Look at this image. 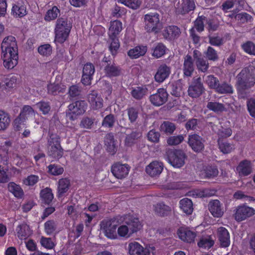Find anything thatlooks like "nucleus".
Listing matches in <instances>:
<instances>
[{
    "instance_id": "nucleus-40",
    "label": "nucleus",
    "mask_w": 255,
    "mask_h": 255,
    "mask_svg": "<svg viewBox=\"0 0 255 255\" xmlns=\"http://www.w3.org/2000/svg\"><path fill=\"white\" fill-rule=\"evenodd\" d=\"M70 181L67 178H62L58 182V197H60L69 189Z\"/></svg>"
},
{
    "instance_id": "nucleus-58",
    "label": "nucleus",
    "mask_w": 255,
    "mask_h": 255,
    "mask_svg": "<svg viewBox=\"0 0 255 255\" xmlns=\"http://www.w3.org/2000/svg\"><path fill=\"white\" fill-rule=\"evenodd\" d=\"M48 172L54 176L61 175L64 172V168L62 167L55 164H50L48 166Z\"/></svg>"
},
{
    "instance_id": "nucleus-32",
    "label": "nucleus",
    "mask_w": 255,
    "mask_h": 255,
    "mask_svg": "<svg viewBox=\"0 0 255 255\" xmlns=\"http://www.w3.org/2000/svg\"><path fill=\"white\" fill-rule=\"evenodd\" d=\"M147 51V47L144 46H137L131 49L128 52V55L132 59H136L143 56Z\"/></svg>"
},
{
    "instance_id": "nucleus-15",
    "label": "nucleus",
    "mask_w": 255,
    "mask_h": 255,
    "mask_svg": "<svg viewBox=\"0 0 255 255\" xmlns=\"http://www.w3.org/2000/svg\"><path fill=\"white\" fill-rule=\"evenodd\" d=\"M129 169V167L128 164L117 163L112 166L111 171L116 178L122 179L128 174Z\"/></svg>"
},
{
    "instance_id": "nucleus-18",
    "label": "nucleus",
    "mask_w": 255,
    "mask_h": 255,
    "mask_svg": "<svg viewBox=\"0 0 255 255\" xmlns=\"http://www.w3.org/2000/svg\"><path fill=\"white\" fill-rule=\"evenodd\" d=\"M128 252L130 255H150L149 250L143 248L136 242L130 243L128 246Z\"/></svg>"
},
{
    "instance_id": "nucleus-9",
    "label": "nucleus",
    "mask_w": 255,
    "mask_h": 255,
    "mask_svg": "<svg viewBox=\"0 0 255 255\" xmlns=\"http://www.w3.org/2000/svg\"><path fill=\"white\" fill-rule=\"evenodd\" d=\"M168 94L166 89L159 88L155 94L150 95L149 99L154 106L159 107L164 104L168 100Z\"/></svg>"
},
{
    "instance_id": "nucleus-56",
    "label": "nucleus",
    "mask_w": 255,
    "mask_h": 255,
    "mask_svg": "<svg viewBox=\"0 0 255 255\" xmlns=\"http://www.w3.org/2000/svg\"><path fill=\"white\" fill-rule=\"evenodd\" d=\"M95 120L94 118L88 117H83L80 122V126L82 128L90 129L94 126Z\"/></svg>"
},
{
    "instance_id": "nucleus-49",
    "label": "nucleus",
    "mask_w": 255,
    "mask_h": 255,
    "mask_svg": "<svg viewBox=\"0 0 255 255\" xmlns=\"http://www.w3.org/2000/svg\"><path fill=\"white\" fill-rule=\"evenodd\" d=\"M8 190L17 198H21L23 195V192L20 187L14 182H10L8 184Z\"/></svg>"
},
{
    "instance_id": "nucleus-2",
    "label": "nucleus",
    "mask_w": 255,
    "mask_h": 255,
    "mask_svg": "<svg viewBox=\"0 0 255 255\" xmlns=\"http://www.w3.org/2000/svg\"><path fill=\"white\" fill-rule=\"evenodd\" d=\"M237 84L242 90L247 89L255 84V67L249 65L237 75Z\"/></svg>"
},
{
    "instance_id": "nucleus-61",
    "label": "nucleus",
    "mask_w": 255,
    "mask_h": 255,
    "mask_svg": "<svg viewBox=\"0 0 255 255\" xmlns=\"http://www.w3.org/2000/svg\"><path fill=\"white\" fill-rule=\"evenodd\" d=\"M112 42L109 47L110 50L111 51L113 55H115L117 53V51L120 47V43L118 38L117 36L110 37Z\"/></svg>"
},
{
    "instance_id": "nucleus-62",
    "label": "nucleus",
    "mask_w": 255,
    "mask_h": 255,
    "mask_svg": "<svg viewBox=\"0 0 255 255\" xmlns=\"http://www.w3.org/2000/svg\"><path fill=\"white\" fill-rule=\"evenodd\" d=\"M118 1L133 9L138 8L141 3L139 0H118Z\"/></svg>"
},
{
    "instance_id": "nucleus-13",
    "label": "nucleus",
    "mask_w": 255,
    "mask_h": 255,
    "mask_svg": "<svg viewBox=\"0 0 255 255\" xmlns=\"http://www.w3.org/2000/svg\"><path fill=\"white\" fill-rule=\"evenodd\" d=\"M170 73L171 67L165 64H162L157 69L154 77V80L158 83H162L169 77Z\"/></svg>"
},
{
    "instance_id": "nucleus-26",
    "label": "nucleus",
    "mask_w": 255,
    "mask_h": 255,
    "mask_svg": "<svg viewBox=\"0 0 255 255\" xmlns=\"http://www.w3.org/2000/svg\"><path fill=\"white\" fill-rule=\"evenodd\" d=\"M183 70L184 75L186 77L191 76L194 72L193 60L192 57L189 55H187L184 58Z\"/></svg>"
},
{
    "instance_id": "nucleus-39",
    "label": "nucleus",
    "mask_w": 255,
    "mask_h": 255,
    "mask_svg": "<svg viewBox=\"0 0 255 255\" xmlns=\"http://www.w3.org/2000/svg\"><path fill=\"white\" fill-rule=\"evenodd\" d=\"M40 197L42 199V203L49 205L53 199V195L52 190L49 188H46L40 192Z\"/></svg>"
},
{
    "instance_id": "nucleus-10",
    "label": "nucleus",
    "mask_w": 255,
    "mask_h": 255,
    "mask_svg": "<svg viewBox=\"0 0 255 255\" xmlns=\"http://www.w3.org/2000/svg\"><path fill=\"white\" fill-rule=\"evenodd\" d=\"M120 226L118 229V234L120 237L128 238L132 234L137 232L142 228V224H127Z\"/></svg>"
},
{
    "instance_id": "nucleus-30",
    "label": "nucleus",
    "mask_w": 255,
    "mask_h": 255,
    "mask_svg": "<svg viewBox=\"0 0 255 255\" xmlns=\"http://www.w3.org/2000/svg\"><path fill=\"white\" fill-rule=\"evenodd\" d=\"M215 244L214 240L212 235H207L206 236H202L197 245L199 248L204 249H209L212 248Z\"/></svg>"
},
{
    "instance_id": "nucleus-20",
    "label": "nucleus",
    "mask_w": 255,
    "mask_h": 255,
    "mask_svg": "<svg viewBox=\"0 0 255 255\" xmlns=\"http://www.w3.org/2000/svg\"><path fill=\"white\" fill-rule=\"evenodd\" d=\"M142 136V133L139 129L132 130L130 133H126L125 144L127 146L131 147L137 142Z\"/></svg>"
},
{
    "instance_id": "nucleus-21",
    "label": "nucleus",
    "mask_w": 255,
    "mask_h": 255,
    "mask_svg": "<svg viewBox=\"0 0 255 255\" xmlns=\"http://www.w3.org/2000/svg\"><path fill=\"white\" fill-rule=\"evenodd\" d=\"M163 166L161 162L153 161L146 167V172L151 177L158 176L163 170Z\"/></svg>"
},
{
    "instance_id": "nucleus-16",
    "label": "nucleus",
    "mask_w": 255,
    "mask_h": 255,
    "mask_svg": "<svg viewBox=\"0 0 255 255\" xmlns=\"http://www.w3.org/2000/svg\"><path fill=\"white\" fill-rule=\"evenodd\" d=\"M236 171L240 177L247 176L253 172L252 164L251 161L245 159L239 163L236 167Z\"/></svg>"
},
{
    "instance_id": "nucleus-54",
    "label": "nucleus",
    "mask_w": 255,
    "mask_h": 255,
    "mask_svg": "<svg viewBox=\"0 0 255 255\" xmlns=\"http://www.w3.org/2000/svg\"><path fill=\"white\" fill-rule=\"evenodd\" d=\"M209 42L213 46H220L224 44V39L217 34L208 35Z\"/></svg>"
},
{
    "instance_id": "nucleus-5",
    "label": "nucleus",
    "mask_w": 255,
    "mask_h": 255,
    "mask_svg": "<svg viewBox=\"0 0 255 255\" xmlns=\"http://www.w3.org/2000/svg\"><path fill=\"white\" fill-rule=\"evenodd\" d=\"M145 29L148 32L158 33L162 28V22H160L159 15L157 13H151L144 16Z\"/></svg>"
},
{
    "instance_id": "nucleus-6",
    "label": "nucleus",
    "mask_w": 255,
    "mask_h": 255,
    "mask_svg": "<svg viewBox=\"0 0 255 255\" xmlns=\"http://www.w3.org/2000/svg\"><path fill=\"white\" fill-rule=\"evenodd\" d=\"M87 107V104L85 101H77L69 105L66 116L70 120L74 121L85 112Z\"/></svg>"
},
{
    "instance_id": "nucleus-60",
    "label": "nucleus",
    "mask_w": 255,
    "mask_h": 255,
    "mask_svg": "<svg viewBox=\"0 0 255 255\" xmlns=\"http://www.w3.org/2000/svg\"><path fill=\"white\" fill-rule=\"evenodd\" d=\"M52 47L49 44H45L41 45L38 48V53L45 56H48L50 55L52 53Z\"/></svg>"
},
{
    "instance_id": "nucleus-14",
    "label": "nucleus",
    "mask_w": 255,
    "mask_h": 255,
    "mask_svg": "<svg viewBox=\"0 0 255 255\" xmlns=\"http://www.w3.org/2000/svg\"><path fill=\"white\" fill-rule=\"evenodd\" d=\"M203 141V138L196 134L189 135L188 144L196 152H201L204 148Z\"/></svg>"
},
{
    "instance_id": "nucleus-29",
    "label": "nucleus",
    "mask_w": 255,
    "mask_h": 255,
    "mask_svg": "<svg viewBox=\"0 0 255 255\" xmlns=\"http://www.w3.org/2000/svg\"><path fill=\"white\" fill-rule=\"evenodd\" d=\"M101 228L103 229L105 235L109 239H114L117 238V224H100Z\"/></svg>"
},
{
    "instance_id": "nucleus-43",
    "label": "nucleus",
    "mask_w": 255,
    "mask_h": 255,
    "mask_svg": "<svg viewBox=\"0 0 255 255\" xmlns=\"http://www.w3.org/2000/svg\"><path fill=\"white\" fill-rule=\"evenodd\" d=\"M66 88L64 85H60L58 84H50L47 85L48 93L56 95L58 93L65 92Z\"/></svg>"
},
{
    "instance_id": "nucleus-36",
    "label": "nucleus",
    "mask_w": 255,
    "mask_h": 255,
    "mask_svg": "<svg viewBox=\"0 0 255 255\" xmlns=\"http://www.w3.org/2000/svg\"><path fill=\"white\" fill-rule=\"evenodd\" d=\"M122 29V23L119 20H115L111 23L109 35L110 37L117 36Z\"/></svg>"
},
{
    "instance_id": "nucleus-25",
    "label": "nucleus",
    "mask_w": 255,
    "mask_h": 255,
    "mask_svg": "<svg viewBox=\"0 0 255 255\" xmlns=\"http://www.w3.org/2000/svg\"><path fill=\"white\" fill-rule=\"evenodd\" d=\"M209 209L215 217L219 218L222 216L224 212L221 207L220 202L218 200L210 201L209 204Z\"/></svg>"
},
{
    "instance_id": "nucleus-55",
    "label": "nucleus",
    "mask_w": 255,
    "mask_h": 255,
    "mask_svg": "<svg viewBox=\"0 0 255 255\" xmlns=\"http://www.w3.org/2000/svg\"><path fill=\"white\" fill-rule=\"evenodd\" d=\"M169 88L170 89V93L172 95L176 97L180 96L182 87L180 82L177 81L173 83L169 86Z\"/></svg>"
},
{
    "instance_id": "nucleus-63",
    "label": "nucleus",
    "mask_w": 255,
    "mask_h": 255,
    "mask_svg": "<svg viewBox=\"0 0 255 255\" xmlns=\"http://www.w3.org/2000/svg\"><path fill=\"white\" fill-rule=\"evenodd\" d=\"M244 50L250 55H255V44L249 41L244 43L242 46Z\"/></svg>"
},
{
    "instance_id": "nucleus-38",
    "label": "nucleus",
    "mask_w": 255,
    "mask_h": 255,
    "mask_svg": "<svg viewBox=\"0 0 255 255\" xmlns=\"http://www.w3.org/2000/svg\"><path fill=\"white\" fill-rule=\"evenodd\" d=\"M206 107L209 110L212 111L217 114L221 113L226 111L224 104L217 102H209Z\"/></svg>"
},
{
    "instance_id": "nucleus-3",
    "label": "nucleus",
    "mask_w": 255,
    "mask_h": 255,
    "mask_svg": "<svg viewBox=\"0 0 255 255\" xmlns=\"http://www.w3.org/2000/svg\"><path fill=\"white\" fill-rule=\"evenodd\" d=\"M168 162L174 167L180 168L185 163L187 155L181 149H169L166 151Z\"/></svg>"
},
{
    "instance_id": "nucleus-52",
    "label": "nucleus",
    "mask_w": 255,
    "mask_h": 255,
    "mask_svg": "<svg viewBox=\"0 0 255 255\" xmlns=\"http://www.w3.org/2000/svg\"><path fill=\"white\" fill-rule=\"evenodd\" d=\"M128 118L131 123H134L138 117L139 109L137 107H130L127 109Z\"/></svg>"
},
{
    "instance_id": "nucleus-35",
    "label": "nucleus",
    "mask_w": 255,
    "mask_h": 255,
    "mask_svg": "<svg viewBox=\"0 0 255 255\" xmlns=\"http://www.w3.org/2000/svg\"><path fill=\"white\" fill-rule=\"evenodd\" d=\"M35 112L33 108L28 105H25L22 108L18 115L24 122L28 118L35 116Z\"/></svg>"
},
{
    "instance_id": "nucleus-1",
    "label": "nucleus",
    "mask_w": 255,
    "mask_h": 255,
    "mask_svg": "<svg viewBox=\"0 0 255 255\" xmlns=\"http://www.w3.org/2000/svg\"><path fill=\"white\" fill-rule=\"evenodd\" d=\"M1 48L4 66L8 69L13 68L18 63V58L15 38L12 36L5 37Z\"/></svg>"
},
{
    "instance_id": "nucleus-7",
    "label": "nucleus",
    "mask_w": 255,
    "mask_h": 255,
    "mask_svg": "<svg viewBox=\"0 0 255 255\" xmlns=\"http://www.w3.org/2000/svg\"><path fill=\"white\" fill-rule=\"evenodd\" d=\"M205 91V87L200 77H194L188 89V95L192 98H197Z\"/></svg>"
},
{
    "instance_id": "nucleus-48",
    "label": "nucleus",
    "mask_w": 255,
    "mask_h": 255,
    "mask_svg": "<svg viewBox=\"0 0 255 255\" xmlns=\"http://www.w3.org/2000/svg\"><path fill=\"white\" fill-rule=\"evenodd\" d=\"M231 17H234L236 20L239 21L241 23H245L249 21H251L253 18L252 16L246 13L242 12L238 14H232L229 15Z\"/></svg>"
},
{
    "instance_id": "nucleus-22",
    "label": "nucleus",
    "mask_w": 255,
    "mask_h": 255,
    "mask_svg": "<svg viewBox=\"0 0 255 255\" xmlns=\"http://www.w3.org/2000/svg\"><path fill=\"white\" fill-rule=\"evenodd\" d=\"M218 237L221 247L227 248L229 246L230 244V235L226 228L221 227L218 229Z\"/></svg>"
},
{
    "instance_id": "nucleus-19",
    "label": "nucleus",
    "mask_w": 255,
    "mask_h": 255,
    "mask_svg": "<svg viewBox=\"0 0 255 255\" xmlns=\"http://www.w3.org/2000/svg\"><path fill=\"white\" fill-rule=\"evenodd\" d=\"M105 75L109 78L118 77L122 74V69L114 62L109 63L104 66Z\"/></svg>"
},
{
    "instance_id": "nucleus-24",
    "label": "nucleus",
    "mask_w": 255,
    "mask_h": 255,
    "mask_svg": "<svg viewBox=\"0 0 255 255\" xmlns=\"http://www.w3.org/2000/svg\"><path fill=\"white\" fill-rule=\"evenodd\" d=\"M105 145L106 150L112 155H114L117 150V147L116 145L113 133H109L105 137Z\"/></svg>"
},
{
    "instance_id": "nucleus-50",
    "label": "nucleus",
    "mask_w": 255,
    "mask_h": 255,
    "mask_svg": "<svg viewBox=\"0 0 255 255\" xmlns=\"http://www.w3.org/2000/svg\"><path fill=\"white\" fill-rule=\"evenodd\" d=\"M166 47L162 43H158L152 49V56L158 58L162 57L165 53Z\"/></svg>"
},
{
    "instance_id": "nucleus-31",
    "label": "nucleus",
    "mask_w": 255,
    "mask_h": 255,
    "mask_svg": "<svg viewBox=\"0 0 255 255\" xmlns=\"http://www.w3.org/2000/svg\"><path fill=\"white\" fill-rule=\"evenodd\" d=\"M17 235L20 240L25 239L32 234L28 224H19L16 229Z\"/></svg>"
},
{
    "instance_id": "nucleus-45",
    "label": "nucleus",
    "mask_w": 255,
    "mask_h": 255,
    "mask_svg": "<svg viewBox=\"0 0 255 255\" xmlns=\"http://www.w3.org/2000/svg\"><path fill=\"white\" fill-rule=\"evenodd\" d=\"M155 212L160 216H165L171 211L170 207L162 203L157 204L155 206Z\"/></svg>"
},
{
    "instance_id": "nucleus-17",
    "label": "nucleus",
    "mask_w": 255,
    "mask_h": 255,
    "mask_svg": "<svg viewBox=\"0 0 255 255\" xmlns=\"http://www.w3.org/2000/svg\"><path fill=\"white\" fill-rule=\"evenodd\" d=\"M87 99L94 110H98L103 107V99L95 90L90 91L87 95Z\"/></svg>"
},
{
    "instance_id": "nucleus-28",
    "label": "nucleus",
    "mask_w": 255,
    "mask_h": 255,
    "mask_svg": "<svg viewBox=\"0 0 255 255\" xmlns=\"http://www.w3.org/2000/svg\"><path fill=\"white\" fill-rule=\"evenodd\" d=\"M180 34V29L174 25L168 26L162 32L163 36L167 39H173L177 38Z\"/></svg>"
},
{
    "instance_id": "nucleus-8",
    "label": "nucleus",
    "mask_w": 255,
    "mask_h": 255,
    "mask_svg": "<svg viewBox=\"0 0 255 255\" xmlns=\"http://www.w3.org/2000/svg\"><path fill=\"white\" fill-rule=\"evenodd\" d=\"M246 204L239 206L236 209L235 218L238 222L250 218L255 214V210L247 206Z\"/></svg>"
},
{
    "instance_id": "nucleus-59",
    "label": "nucleus",
    "mask_w": 255,
    "mask_h": 255,
    "mask_svg": "<svg viewBox=\"0 0 255 255\" xmlns=\"http://www.w3.org/2000/svg\"><path fill=\"white\" fill-rule=\"evenodd\" d=\"M184 140L183 135L170 136L167 139V143L169 145H176L180 144Z\"/></svg>"
},
{
    "instance_id": "nucleus-57",
    "label": "nucleus",
    "mask_w": 255,
    "mask_h": 255,
    "mask_svg": "<svg viewBox=\"0 0 255 255\" xmlns=\"http://www.w3.org/2000/svg\"><path fill=\"white\" fill-rule=\"evenodd\" d=\"M60 12L59 9L56 6H54L51 9L48 10L45 16V20L50 21L57 17Z\"/></svg>"
},
{
    "instance_id": "nucleus-64",
    "label": "nucleus",
    "mask_w": 255,
    "mask_h": 255,
    "mask_svg": "<svg viewBox=\"0 0 255 255\" xmlns=\"http://www.w3.org/2000/svg\"><path fill=\"white\" fill-rule=\"evenodd\" d=\"M216 191L214 189L205 188L202 190H197L196 195L200 198L211 197L215 194Z\"/></svg>"
},
{
    "instance_id": "nucleus-23",
    "label": "nucleus",
    "mask_w": 255,
    "mask_h": 255,
    "mask_svg": "<svg viewBox=\"0 0 255 255\" xmlns=\"http://www.w3.org/2000/svg\"><path fill=\"white\" fill-rule=\"evenodd\" d=\"M11 13L15 17H22L27 14L26 5L22 1H18L13 4Z\"/></svg>"
},
{
    "instance_id": "nucleus-51",
    "label": "nucleus",
    "mask_w": 255,
    "mask_h": 255,
    "mask_svg": "<svg viewBox=\"0 0 255 255\" xmlns=\"http://www.w3.org/2000/svg\"><path fill=\"white\" fill-rule=\"evenodd\" d=\"M205 177L207 178H212L216 177L219 173L218 170L216 166H207L203 170Z\"/></svg>"
},
{
    "instance_id": "nucleus-42",
    "label": "nucleus",
    "mask_w": 255,
    "mask_h": 255,
    "mask_svg": "<svg viewBox=\"0 0 255 255\" xmlns=\"http://www.w3.org/2000/svg\"><path fill=\"white\" fill-rule=\"evenodd\" d=\"M63 154V149L62 147L59 146H54L49 147L48 151V155L55 159L60 158Z\"/></svg>"
},
{
    "instance_id": "nucleus-33",
    "label": "nucleus",
    "mask_w": 255,
    "mask_h": 255,
    "mask_svg": "<svg viewBox=\"0 0 255 255\" xmlns=\"http://www.w3.org/2000/svg\"><path fill=\"white\" fill-rule=\"evenodd\" d=\"M176 128L175 124L169 121L163 122L160 127L161 132L167 135L172 134Z\"/></svg>"
},
{
    "instance_id": "nucleus-44",
    "label": "nucleus",
    "mask_w": 255,
    "mask_h": 255,
    "mask_svg": "<svg viewBox=\"0 0 255 255\" xmlns=\"http://www.w3.org/2000/svg\"><path fill=\"white\" fill-rule=\"evenodd\" d=\"M10 122L9 115L0 110V131L4 130L7 128Z\"/></svg>"
},
{
    "instance_id": "nucleus-47",
    "label": "nucleus",
    "mask_w": 255,
    "mask_h": 255,
    "mask_svg": "<svg viewBox=\"0 0 255 255\" xmlns=\"http://www.w3.org/2000/svg\"><path fill=\"white\" fill-rule=\"evenodd\" d=\"M216 92L221 94H232L233 93V87L226 82L219 83Z\"/></svg>"
},
{
    "instance_id": "nucleus-12",
    "label": "nucleus",
    "mask_w": 255,
    "mask_h": 255,
    "mask_svg": "<svg viewBox=\"0 0 255 255\" xmlns=\"http://www.w3.org/2000/svg\"><path fill=\"white\" fill-rule=\"evenodd\" d=\"M95 72V66L91 63H87L83 68V74L81 79L84 85H89L91 83L93 75Z\"/></svg>"
},
{
    "instance_id": "nucleus-34",
    "label": "nucleus",
    "mask_w": 255,
    "mask_h": 255,
    "mask_svg": "<svg viewBox=\"0 0 255 255\" xmlns=\"http://www.w3.org/2000/svg\"><path fill=\"white\" fill-rule=\"evenodd\" d=\"M145 87H136L132 88L130 94L132 97L137 100L142 99L147 93Z\"/></svg>"
},
{
    "instance_id": "nucleus-41",
    "label": "nucleus",
    "mask_w": 255,
    "mask_h": 255,
    "mask_svg": "<svg viewBox=\"0 0 255 255\" xmlns=\"http://www.w3.org/2000/svg\"><path fill=\"white\" fill-rule=\"evenodd\" d=\"M181 6V13L182 14L194 10L196 7L194 0H183Z\"/></svg>"
},
{
    "instance_id": "nucleus-46",
    "label": "nucleus",
    "mask_w": 255,
    "mask_h": 255,
    "mask_svg": "<svg viewBox=\"0 0 255 255\" xmlns=\"http://www.w3.org/2000/svg\"><path fill=\"white\" fill-rule=\"evenodd\" d=\"M205 83L211 89L217 90L218 86H219V79L214 75H210L205 77Z\"/></svg>"
},
{
    "instance_id": "nucleus-53",
    "label": "nucleus",
    "mask_w": 255,
    "mask_h": 255,
    "mask_svg": "<svg viewBox=\"0 0 255 255\" xmlns=\"http://www.w3.org/2000/svg\"><path fill=\"white\" fill-rule=\"evenodd\" d=\"M116 121V116L112 114L107 115L103 119L102 126L108 128H112Z\"/></svg>"
},
{
    "instance_id": "nucleus-27",
    "label": "nucleus",
    "mask_w": 255,
    "mask_h": 255,
    "mask_svg": "<svg viewBox=\"0 0 255 255\" xmlns=\"http://www.w3.org/2000/svg\"><path fill=\"white\" fill-rule=\"evenodd\" d=\"M177 234L181 240L188 243L194 242L196 236L195 233L190 230L183 229H179L177 232Z\"/></svg>"
},
{
    "instance_id": "nucleus-4",
    "label": "nucleus",
    "mask_w": 255,
    "mask_h": 255,
    "mask_svg": "<svg viewBox=\"0 0 255 255\" xmlns=\"http://www.w3.org/2000/svg\"><path fill=\"white\" fill-rule=\"evenodd\" d=\"M71 26L63 18H58L55 29V40L60 43L65 42L68 37Z\"/></svg>"
},
{
    "instance_id": "nucleus-37",
    "label": "nucleus",
    "mask_w": 255,
    "mask_h": 255,
    "mask_svg": "<svg viewBox=\"0 0 255 255\" xmlns=\"http://www.w3.org/2000/svg\"><path fill=\"white\" fill-rule=\"evenodd\" d=\"M180 207L186 214H191L193 210V203L188 198H184L180 201Z\"/></svg>"
},
{
    "instance_id": "nucleus-11",
    "label": "nucleus",
    "mask_w": 255,
    "mask_h": 255,
    "mask_svg": "<svg viewBox=\"0 0 255 255\" xmlns=\"http://www.w3.org/2000/svg\"><path fill=\"white\" fill-rule=\"evenodd\" d=\"M139 223V221L137 218L134 217L130 214L125 215L123 216L120 215L108 219L105 222L104 220L101 222V223Z\"/></svg>"
}]
</instances>
